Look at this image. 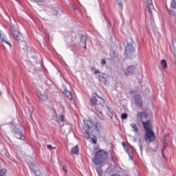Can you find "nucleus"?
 <instances>
[{
    "mask_svg": "<svg viewBox=\"0 0 176 176\" xmlns=\"http://www.w3.org/2000/svg\"><path fill=\"white\" fill-rule=\"evenodd\" d=\"M96 171H97L99 176L102 175V170H101V168L97 167L96 168Z\"/></svg>",
    "mask_w": 176,
    "mask_h": 176,
    "instance_id": "nucleus-23",
    "label": "nucleus"
},
{
    "mask_svg": "<svg viewBox=\"0 0 176 176\" xmlns=\"http://www.w3.org/2000/svg\"><path fill=\"white\" fill-rule=\"evenodd\" d=\"M135 102L136 105H138V107H142V101L141 100V98L140 97V96H135Z\"/></svg>",
    "mask_w": 176,
    "mask_h": 176,
    "instance_id": "nucleus-13",
    "label": "nucleus"
},
{
    "mask_svg": "<svg viewBox=\"0 0 176 176\" xmlns=\"http://www.w3.org/2000/svg\"><path fill=\"white\" fill-rule=\"evenodd\" d=\"M10 31L12 32V34H13L14 38H16V40L18 42H20V41H21L20 39V33L19 32V30H17V28L14 27V26H10Z\"/></svg>",
    "mask_w": 176,
    "mask_h": 176,
    "instance_id": "nucleus-7",
    "label": "nucleus"
},
{
    "mask_svg": "<svg viewBox=\"0 0 176 176\" xmlns=\"http://www.w3.org/2000/svg\"><path fill=\"white\" fill-rule=\"evenodd\" d=\"M97 124H98V123L94 122L92 120L84 121L83 133L87 140H89V138H90V134H89V131L91 132L93 137H98L100 135V131L98 130Z\"/></svg>",
    "mask_w": 176,
    "mask_h": 176,
    "instance_id": "nucleus-1",
    "label": "nucleus"
},
{
    "mask_svg": "<svg viewBox=\"0 0 176 176\" xmlns=\"http://www.w3.org/2000/svg\"><path fill=\"white\" fill-rule=\"evenodd\" d=\"M111 160L112 162H115V160H113V155H111Z\"/></svg>",
    "mask_w": 176,
    "mask_h": 176,
    "instance_id": "nucleus-47",
    "label": "nucleus"
},
{
    "mask_svg": "<svg viewBox=\"0 0 176 176\" xmlns=\"http://www.w3.org/2000/svg\"><path fill=\"white\" fill-rule=\"evenodd\" d=\"M124 148L125 152H126L128 155H130V151H129V148L128 147H124Z\"/></svg>",
    "mask_w": 176,
    "mask_h": 176,
    "instance_id": "nucleus-31",
    "label": "nucleus"
},
{
    "mask_svg": "<svg viewBox=\"0 0 176 176\" xmlns=\"http://www.w3.org/2000/svg\"><path fill=\"white\" fill-rule=\"evenodd\" d=\"M34 173L36 176H41L42 173H41V170H34Z\"/></svg>",
    "mask_w": 176,
    "mask_h": 176,
    "instance_id": "nucleus-25",
    "label": "nucleus"
},
{
    "mask_svg": "<svg viewBox=\"0 0 176 176\" xmlns=\"http://www.w3.org/2000/svg\"><path fill=\"white\" fill-rule=\"evenodd\" d=\"M51 12L54 16H57L58 13V8L54 7L51 9Z\"/></svg>",
    "mask_w": 176,
    "mask_h": 176,
    "instance_id": "nucleus-15",
    "label": "nucleus"
},
{
    "mask_svg": "<svg viewBox=\"0 0 176 176\" xmlns=\"http://www.w3.org/2000/svg\"><path fill=\"white\" fill-rule=\"evenodd\" d=\"M143 124V129L145 131L144 140L145 141H149V142H153L155 141V133L152 131V123L151 120L146 122L142 121Z\"/></svg>",
    "mask_w": 176,
    "mask_h": 176,
    "instance_id": "nucleus-2",
    "label": "nucleus"
},
{
    "mask_svg": "<svg viewBox=\"0 0 176 176\" xmlns=\"http://www.w3.org/2000/svg\"><path fill=\"white\" fill-rule=\"evenodd\" d=\"M92 142L94 144H97V139H96V137H94L92 138Z\"/></svg>",
    "mask_w": 176,
    "mask_h": 176,
    "instance_id": "nucleus-34",
    "label": "nucleus"
},
{
    "mask_svg": "<svg viewBox=\"0 0 176 176\" xmlns=\"http://www.w3.org/2000/svg\"><path fill=\"white\" fill-rule=\"evenodd\" d=\"M174 97L176 99V89L174 91Z\"/></svg>",
    "mask_w": 176,
    "mask_h": 176,
    "instance_id": "nucleus-46",
    "label": "nucleus"
},
{
    "mask_svg": "<svg viewBox=\"0 0 176 176\" xmlns=\"http://www.w3.org/2000/svg\"><path fill=\"white\" fill-rule=\"evenodd\" d=\"M47 148L48 149H50V151L53 150V149H56V147H53V146H52V144H49L47 146Z\"/></svg>",
    "mask_w": 176,
    "mask_h": 176,
    "instance_id": "nucleus-27",
    "label": "nucleus"
},
{
    "mask_svg": "<svg viewBox=\"0 0 176 176\" xmlns=\"http://www.w3.org/2000/svg\"><path fill=\"white\" fill-rule=\"evenodd\" d=\"M0 96H2V93L0 91Z\"/></svg>",
    "mask_w": 176,
    "mask_h": 176,
    "instance_id": "nucleus-50",
    "label": "nucleus"
},
{
    "mask_svg": "<svg viewBox=\"0 0 176 176\" xmlns=\"http://www.w3.org/2000/svg\"><path fill=\"white\" fill-rule=\"evenodd\" d=\"M108 159V153L104 150H99L96 153L92 162L95 166H100L102 163H105Z\"/></svg>",
    "mask_w": 176,
    "mask_h": 176,
    "instance_id": "nucleus-3",
    "label": "nucleus"
},
{
    "mask_svg": "<svg viewBox=\"0 0 176 176\" xmlns=\"http://www.w3.org/2000/svg\"><path fill=\"white\" fill-rule=\"evenodd\" d=\"M129 159H131V160H133V157L131 156V154L129 153Z\"/></svg>",
    "mask_w": 176,
    "mask_h": 176,
    "instance_id": "nucleus-42",
    "label": "nucleus"
},
{
    "mask_svg": "<svg viewBox=\"0 0 176 176\" xmlns=\"http://www.w3.org/2000/svg\"><path fill=\"white\" fill-rule=\"evenodd\" d=\"M56 121L58 122V120H56Z\"/></svg>",
    "mask_w": 176,
    "mask_h": 176,
    "instance_id": "nucleus-52",
    "label": "nucleus"
},
{
    "mask_svg": "<svg viewBox=\"0 0 176 176\" xmlns=\"http://www.w3.org/2000/svg\"><path fill=\"white\" fill-rule=\"evenodd\" d=\"M36 96L39 98V100H41V101H47L48 98L46 94H42L41 92H37Z\"/></svg>",
    "mask_w": 176,
    "mask_h": 176,
    "instance_id": "nucleus-10",
    "label": "nucleus"
},
{
    "mask_svg": "<svg viewBox=\"0 0 176 176\" xmlns=\"http://www.w3.org/2000/svg\"><path fill=\"white\" fill-rule=\"evenodd\" d=\"M95 70H96V67H91V71H95Z\"/></svg>",
    "mask_w": 176,
    "mask_h": 176,
    "instance_id": "nucleus-45",
    "label": "nucleus"
},
{
    "mask_svg": "<svg viewBox=\"0 0 176 176\" xmlns=\"http://www.w3.org/2000/svg\"><path fill=\"white\" fill-rule=\"evenodd\" d=\"M149 116L148 115V113L143 112V118H144L145 119H148V117Z\"/></svg>",
    "mask_w": 176,
    "mask_h": 176,
    "instance_id": "nucleus-29",
    "label": "nucleus"
},
{
    "mask_svg": "<svg viewBox=\"0 0 176 176\" xmlns=\"http://www.w3.org/2000/svg\"><path fill=\"white\" fill-rule=\"evenodd\" d=\"M56 121L58 122V120H56Z\"/></svg>",
    "mask_w": 176,
    "mask_h": 176,
    "instance_id": "nucleus-51",
    "label": "nucleus"
},
{
    "mask_svg": "<svg viewBox=\"0 0 176 176\" xmlns=\"http://www.w3.org/2000/svg\"><path fill=\"white\" fill-rule=\"evenodd\" d=\"M144 116V111L138 113L136 118L138 119H140V120H142Z\"/></svg>",
    "mask_w": 176,
    "mask_h": 176,
    "instance_id": "nucleus-19",
    "label": "nucleus"
},
{
    "mask_svg": "<svg viewBox=\"0 0 176 176\" xmlns=\"http://www.w3.org/2000/svg\"><path fill=\"white\" fill-rule=\"evenodd\" d=\"M134 69H135V67H134V65H131L128 67L127 71L129 74H132Z\"/></svg>",
    "mask_w": 176,
    "mask_h": 176,
    "instance_id": "nucleus-21",
    "label": "nucleus"
},
{
    "mask_svg": "<svg viewBox=\"0 0 176 176\" xmlns=\"http://www.w3.org/2000/svg\"><path fill=\"white\" fill-rule=\"evenodd\" d=\"M135 52L134 47H133V42L128 43L126 48H125V56L129 57V56H131Z\"/></svg>",
    "mask_w": 176,
    "mask_h": 176,
    "instance_id": "nucleus-6",
    "label": "nucleus"
},
{
    "mask_svg": "<svg viewBox=\"0 0 176 176\" xmlns=\"http://www.w3.org/2000/svg\"><path fill=\"white\" fill-rule=\"evenodd\" d=\"M107 115H108V116H109L111 119H113V115L112 114V111L111 110L109 107H107Z\"/></svg>",
    "mask_w": 176,
    "mask_h": 176,
    "instance_id": "nucleus-16",
    "label": "nucleus"
},
{
    "mask_svg": "<svg viewBox=\"0 0 176 176\" xmlns=\"http://www.w3.org/2000/svg\"><path fill=\"white\" fill-rule=\"evenodd\" d=\"M98 74H100V69L95 70L94 74L97 75Z\"/></svg>",
    "mask_w": 176,
    "mask_h": 176,
    "instance_id": "nucleus-36",
    "label": "nucleus"
},
{
    "mask_svg": "<svg viewBox=\"0 0 176 176\" xmlns=\"http://www.w3.org/2000/svg\"><path fill=\"white\" fill-rule=\"evenodd\" d=\"M36 2H38L39 3H42V2H43V0H36Z\"/></svg>",
    "mask_w": 176,
    "mask_h": 176,
    "instance_id": "nucleus-44",
    "label": "nucleus"
},
{
    "mask_svg": "<svg viewBox=\"0 0 176 176\" xmlns=\"http://www.w3.org/2000/svg\"><path fill=\"white\" fill-rule=\"evenodd\" d=\"M144 4L148 13V16L150 17H152V10L153 9H154L153 3L152 0H144Z\"/></svg>",
    "mask_w": 176,
    "mask_h": 176,
    "instance_id": "nucleus-5",
    "label": "nucleus"
},
{
    "mask_svg": "<svg viewBox=\"0 0 176 176\" xmlns=\"http://www.w3.org/2000/svg\"><path fill=\"white\" fill-rule=\"evenodd\" d=\"M13 133L15 134V137L18 138V140H21L22 141L25 140V138L23 135V132H21L19 129H13Z\"/></svg>",
    "mask_w": 176,
    "mask_h": 176,
    "instance_id": "nucleus-8",
    "label": "nucleus"
},
{
    "mask_svg": "<svg viewBox=\"0 0 176 176\" xmlns=\"http://www.w3.org/2000/svg\"><path fill=\"white\" fill-rule=\"evenodd\" d=\"M170 6L174 9L175 8V3H172Z\"/></svg>",
    "mask_w": 176,
    "mask_h": 176,
    "instance_id": "nucleus-43",
    "label": "nucleus"
},
{
    "mask_svg": "<svg viewBox=\"0 0 176 176\" xmlns=\"http://www.w3.org/2000/svg\"><path fill=\"white\" fill-rule=\"evenodd\" d=\"M122 145L124 146V148H126V143L124 142H122Z\"/></svg>",
    "mask_w": 176,
    "mask_h": 176,
    "instance_id": "nucleus-41",
    "label": "nucleus"
},
{
    "mask_svg": "<svg viewBox=\"0 0 176 176\" xmlns=\"http://www.w3.org/2000/svg\"><path fill=\"white\" fill-rule=\"evenodd\" d=\"M121 118H122V120L127 119V113H124L123 114H122Z\"/></svg>",
    "mask_w": 176,
    "mask_h": 176,
    "instance_id": "nucleus-26",
    "label": "nucleus"
},
{
    "mask_svg": "<svg viewBox=\"0 0 176 176\" xmlns=\"http://www.w3.org/2000/svg\"><path fill=\"white\" fill-rule=\"evenodd\" d=\"M161 65H162V67L163 68V69H166V68H167V60H162L161 61Z\"/></svg>",
    "mask_w": 176,
    "mask_h": 176,
    "instance_id": "nucleus-17",
    "label": "nucleus"
},
{
    "mask_svg": "<svg viewBox=\"0 0 176 176\" xmlns=\"http://www.w3.org/2000/svg\"><path fill=\"white\" fill-rule=\"evenodd\" d=\"M139 146L140 148V151H142V143L141 142V140H139Z\"/></svg>",
    "mask_w": 176,
    "mask_h": 176,
    "instance_id": "nucleus-32",
    "label": "nucleus"
},
{
    "mask_svg": "<svg viewBox=\"0 0 176 176\" xmlns=\"http://www.w3.org/2000/svg\"><path fill=\"white\" fill-rule=\"evenodd\" d=\"M5 174H6V169H1L0 170V176H5Z\"/></svg>",
    "mask_w": 176,
    "mask_h": 176,
    "instance_id": "nucleus-24",
    "label": "nucleus"
},
{
    "mask_svg": "<svg viewBox=\"0 0 176 176\" xmlns=\"http://www.w3.org/2000/svg\"><path fill=\"white\" fill-rule=\"evenodd\" d=\"M118 6L120 8L121 10L123 9V4L122 3H118Z\"/></svg>",
    "mask_w": 176,
    "mask_h": 176,
    "instance_id": "nucleus-37",
    "label": "nucleus"
},
{
    "mask_svg": "<svg viewBox=\"0 0 176 176\" xmlns=\"http://www.w3.org/2000/svg\"><path fill=\"white\" fill-rule=\"evenodd\" d=\"M116 1L118 2V5H119V3H122V2H120V0H116Z\"/></svg>",
    "mask_w": 176,
    "mask_h": 176,
    "instance_id": "nucleus-48",
    "label": "nucleus"
},
{
    "mask_svg": "<svg viewBox=\"0 0 176 176\" xmlns=\"http://www.w3.org/2000/svg\"><path fill=\"white\" fill-rule=\"evenodd\" d=\"M96 94V96H93L90 100V104L92 107H95V105H100L102 107L104 104H105V100Z\"/></svg>",
    "mask_w": 176,
    "mask_h": 176,
    "instance_id": "nucleus-4",
    "label": "nucleus"
},
{
    "mask_svg": "<svg viewBox=\"0 0 176 176\" xmlns=\"http://www.w3.org/2000/svg\"><path fill=\"white\" fill-rule=\"evenodd\" d=\"M109 25L111 26V25H112V23H109Z\"/></svg>",
    "mask_w": 176,
    "mask_h": 176,
    "instance_id": "nucleus-49",
    "label": "nucleus"
},
{
    "mask_svg": "<svg viewBox=\"0 0 176 176\" xmlns=\"http://www.w3.org/2000/svg\"><path fill=\"white\" fill-rule=\"evenodd\" d=\"M166 148H167V144L164 145L163 149L162 151V153L163 156H164V155L163 154V152L164 151V149H166Z\"/></svg>",
    "mask_w": 176,
    "mask_h": 176,
    "instance_id": "nucleus-35",
    "label": "nucleus"
},
{
    "mask_svg": "<svg viewBox=\"0 0 176 176\" xmlns=\"http://www.w3.org/2000/svg\"><path fill=\"white\" fill-rule=\"evenodd\" d=\"M130 126L133 129L134 133H138V128L137 127V124H131Z\"/></svg>",
    "mask_w": 176,
    "mask_h": 176,
    "instance_id": "nucleus-18",
    "label": "nucleus"
},
{
    "mask_svg": "<svg viewBox=\"0 0 176 176\" xmlns=\"http://www.w3.org/2000/svg\"><path fill=\"white\" fill-rule=\"evenodd\" d=\"M63 170L65 173H68V170H67V168H65V166H63Z\"/></svg>",
    "mask_w": 176,
    "mask_h": 176,
    "instance_id": "nucleus-39",
    "label": "nucleus"
},
{
    "mask_svg": "<svg viewBox=\"0 0 176 176\" xmlns=\"http://www.w3.org/2000/svg\"><path fill=\"white\" fill-rule=\"evenodd\" d=\"M71 153L73 155H79V147H78V145L72 148Z\"/></svg>",
    "mask_w": 176,
    "mask_h": 176,
    "instance_id": "nucleus-14",
    "label": "nucleus"
},
{
    "mask_svg": "<svg viewBox=\"0 0 176 176\" xmlns=\"http://www.w3.org/2000/svg\"><path fill=\"white\" fill-rule=\"evenodd\" d=\"M94 113H96V115H98L100 113L101 110H100V108L98 107H95V109L93 110Z\"/></svg>",
    "mask_w": 176,
    "mask_h": 176,
    "instance_id": "nucleus-22",
    "label": "nucleus"
},
{
    "mask_svg": "<svg viewBox=\"0 0 176 176\" xmlns=\"http://www.w3.org/2000/svg\"><path fill=\"white\" fill-rule=\"evenodd\" d=\"M59 120L60 122H64V115L63 114H60V116H59Z\"/></svg>",
    "mask_w": 176,
    "mask_h": 176,
    "instance_id": "nucleus-28",
    "label": "nucleus"
},
{
    "mask_svg": "<svg viewBox=\"0 0 176 176\" xmlns=\"http://www.w3.org/2000/svg\"><path fill=\"white\" fill-rule=\"evenodd\" d=\"M54 117H55L56 119H57V118H58V115H57V113H56V111H54Z\"/></svg>",
    "mask_w": 176,
    "mask_h": 176,
    "instance_id": "nucleus-38",
    "label": "nucleus"
},
{
    "mask_svg": "<svg viewBox=\"0 0 176 176\" xmlns=\"http://www.w3.org/2000/svg\"><path fill=\"white\" fill-rule=\"evenodd\" d=\"M63 93L65 94L66 97L70 100V101L72 100V92L67 90V88L65 87H63Z\"/></svg>",
    "mask_w": 176,
    "mask_h": 176,
    "instance_id": "nucleus-11",
    "label": "nucleus"
},
{
    "mask_svg": "<svg viewBox=\"0 0 176 176\" xmlns=\"http://www.w3.org/2000/svg\"><path fill=\"white\" fill-rule=\"evenodd\" d=\"M80 43L84 45L85 49H87L86 43H87V36L85 34L81 35V37L80 38Z\"/></svg>",
    "mask_w": 176,
    "mask_h": 176,
    "instance_id": "nucleus-9",
    "label": "nucleus"
},
{
    "mask_svg": "<svg viewBox=\"0 0 176 176\" xmlns=\"http://www.w3.org/2000/svg\"><path fill=\"white\" fill-rule=\"evenodd\" d=\"M0 38H1V40L2 41V42H5V41H6V38L2 37V35L1 34V33H0Z\"/></svg>",
    "mask_w": 176,
    "mask_h": 176,
    "instance_id": "nucleus-33",
    "label": "nucleus"
},
{
    "mask_svg": "<svg viewBox=\"0 0 176 176\" xmlns=\"http://www.w3.org/2000/svg\"><path fill=\"white\" fill-rule=\"evenodd\" d=\"M4 43H6L7 45H9V46H10V43H8L6 40L4 41Z\"/></svg>",
    "mask_w": 176,
    "mask_h": 176,
    "instance_id": "nucleus-40",
    "label": "nucleus"
},
{
    "mask_svg": "<svg viewBox=\"0 0 176 176\" xmlns=\"http://www.w3.org/2000/svg\"><path fill=\"white\" fill-rule=\"evenodd\" d=\"M100 63L102 64V65H105V64H107V60H105V59H102Z\"/></svg>",
    "mask_w": 176,
    "mask_h": 176,
    "instance_id": "nucleus-30",
    "label": "nucleus"
},
{
    "mask_svg": "<svg viewBox=\"0 0 176 176\" xmlns=\"http://www.w3.org/2000/svg\"><path fill=\"white\" fill-rule=\"evenodd\" d=\"M97 116L100 119V120H105V116L102 111H100L99 114H97Z\"/></svg>",
    "mask_w": 176,
    "mask_h": 176,
    "instance_id": "nucleus-20",
    "label": "nucleus"
},
{
    "mask_svg": "<svg viewBox=\"0 0 176 176\" xmlns=\"http://www.w3.org/2000/svg\"><path fill=\"white\" fill-rule=\"evenodd\" d=\"M105 74L102 73L101 74H99L98 76L100 78V82H102V83L107 85V77L105 76Z\"/></svg>",
    "mask_w": 176,
    "mask_h": 176,
    "instance_id": "nucleus-12",
    "label": "nucleus"
}]
</instances>
